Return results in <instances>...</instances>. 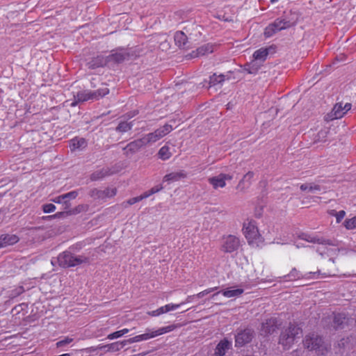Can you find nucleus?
Listing matches in <instances>:
<instances>
[{"label":"nucleus","instance_id":"1","mask_svg":"<svg viewBox=\"0 0 356 356\" xmlns=\"http://www.w3.org/2000/svg\"><path fill=\"white\" fill-rule=\"evenodd\" d=\"M172 129L173 128L171 125L165 124L163 127L157 129L155 131L144 136L139 140L130 143L126 149L136 151L143 146L152 145L170 133Z\"/></svg>","mask_w":356,"mask_h":356},{"label":"nucleus","instance_id":"2","mask_svg":"<svg viewBox=\"0 0 356 356\" xmlns=\"http://www.w3.org/2000/svg\"><path fill=\"white\" fill-rule=\"evenodd\" d=\"M328 276H330V275H327L326 273L321 274L320 270H317L316 272H308L303 274L300 271L298 270L296 268H293L289 273L283 277H276L275 279L265 278L261 279V280L263 282L277 281L281 282L282 280L286 282H291L301 279H318L320 277H325Z\"/></svg>","mask_w":356,"mask_h":356},{"label":"nucleus","instance_id":"3","mask_svg":"<svg viewBox=\"0 0 356 356\" xmlns=\"http://www.w3.org/2000/svg\"><path fill=\"white\" fill-rule=\"evenodd\" d=\"M301 336V329L298 325H290L287 329L282 332L279 343L284 349H289Z\"/></svg>","mask_w":356,"mask_h":356},{"label":"nucleus","instance_id":"4","mask_svg":"<svg viewBox=\"0 0 356 356\" xmlns=\"http://www.w3.org/2000/svg\"><path fill=\"white\" fill-rule=\"evenodd\" d=\"M57 261L61 267H73L88 263L89 259L84 255H74L69 251L60 253L57 257Z\"/></svg>","mask_w":356,"mask_h":356},{"label":"nucleus","instance_id":"5","mask_svg":"<svg viewBox=\"0 0 356 356\" xmlns=\"http://www.w3.org/2000/svg\"><path fill=\"white\" fill-rule=\"evenodd\" d=\"M243 232L249 243L254 244L261 241V236L254 220L247 218L244 220Z\"/></svg>","mask_w":356,"mask_h":356},{"label":"nucleus","instance_id":"6","mask_svg":"<svg viewBox=\"0 0 356 356\" xmlns=\"http://www.w3.org/2000/svg\"><path fill=\"white\" fill-rule=\"evenodd\" d=\"M176 328L177 325H170L157 329L147 328L145 333L135 336L134 339L132 341L140 342L143 341H147L154 337L170 332L175 330Z\"/></svg>","mask_w":356,"mask_h":356},{"label":"nucleus","instance_id":"7","mask_svg":"<svg viewBox=\"0 0 356 356\" xmlns=\"http://www.w3.org/2000/svg\"><path fill=\"white\" fill-rule=\"evenodd\" d=\"M109 92L108 88L106 87H104L102 88L98 89L96 91H89V90H84L81 91L77 93L76 96L75 97V102H72L71 104L72 106H75L77 104V102H85L90 99H98L100 97H102L107 95Z\"/></svg>","mask_w":356,"mask_h":356},{"label":"nucleus","instance_id":"8","mask_svg":"<svg viewBox=\"0 0 356 356\" xmlns=\"http://www.w3.org/2000/svg\"><path fill=\"white\" fill-rule=\"evenodd\" d=\"M303 343L305 347L309 350H315L318 354H324L325 348L322 339L318 336L314 334L307 335Z\"/></svg>","mask_w":356,"mask_h":356},{"label":"nucleus","instance_id":"9","mask_svg":"<svg viewBox=\"0 0 356 356\" xmlns=\"http://www.w3.org/2000/svg\"><path fill=\"white\" fill-rule=\"evenodd\" d=\"M240 240L234 235H227L223 236L221 241L222 251L231 253L236 250L240 246Z\"/></svg>","mask_w":356,"mask_h":356},{"label":"nucleus","instance_id":"10","mask_svg":"<svg viewBox=\"0 0 356 356\" xmlns=\"http://www.w3.org/2000/svg\"><path fill=\"white\" fill-rule=\"evenodd\" d=\"M350 108L351 104L350 103H346L344 105L342 103H337L334 105L332 111L327 114L326 120H333L341 118Z\"/></svg>","mask_w":356,"mask_h":356},{"label":"nucleus","instance_id":"11","mask_svg":"<svg viewBox=\"0 0 356 356\" xmlns=\"http://www.w3.org/2000/svg\"><path fill=\"white\" fill-rule=\"evenodd\" d=\"M291 24L284 19H277L273 23L269 24L264 31V35L266 38L273 36L277 31L290 27Z\"/></svg>","mask_w":356,"mask_h":356},{"label":"nucleus","instance_id":"12","mask_svg":"<svg viewBox=\"0 0 356 356\" xmlns=\"http://www.w3.org/2000/svg\"><path fill=\"white\" fill-rule=\"evenodd\" d=\"M232 179V175L221 173L217 176L209 177L208 181L214 189H218L219 188H224L226 186V181Z\"/></svg>","mask_w":356,"mask_h":356},{"label":"nucleus","instance_id":"13","mask_svg":"<svg viewBox=\"0 0 356 356\" xmlns=\"http://www.w3.org/2000/svg\"><path fill=\"white\" fill-rule=\"evenodd\" d=\"M252 338V332L251 330L246 329L243 332L238 333L236 336V346H242L246 343H248L251 341Z\"/></svg>","mask_w":356,"mask_h":356},{"label":"nucleus","instance_id":"14","mask_svg":"<svg viewBox=\"0 0 356 356\" xmlns=\"http://www.w3.org/2000/svg\"><path fill=\"white\" fill-rule=\"evenodd\" d=\"M232 346V342L224 339L221 340L216 347L214 354L216 356H224L227 351Z\"/></svg>","mask_w":356,"mask_h":356},{"label":"nucleus","instance_id":"15","mask_svg":"<svg viewBox=\"0 0 356 356\" xmlns=\"http://www.w3.org/2000/svg\"><path fill=\"white\" fill-rule=\"evenodd\" d=\"M134 339V337L130 338L127 340H124L121 341H117L112 343H110L107 346H105L104 348H107V351L108 352H117L121 350L124 346H125L128 343H138V341H132Z\"/></svg>","mask_w":356,"mask_h":356},{"label":"nucleus","instance_id":"16","mask_svg":"<svg viewBox=\"0 0 356 356\" xmlns=\"http://www.w3.org/2000/svg\"><path fill=\"white\" fill-rule=\"evenodd\" d=\"M19 241V237L15 234H2L0 236V248L12 245Z\"/></svg>","mask_w":356,"mask_h":356},{"label":"nucleus","instance_id":"17","mask_svg":"<svg viewBox=\"0 0 356 356\" xmlns=\"http://www.w3.org/2000/svg\"><path fill=\"white\" fill-rule=\"evenodd\" d=\"M277 328V321L275 318H270L265 323H262L261 332L262 334H270L273 333Z\"/></svg>","mask_w":356,"mask_h":356},{"label":"nucleus","instance_id":"18","mask_svg":"<svg viewBox=\"0 0 356 356\" xmlns=\"http://www.w3.org/2000/svg\"><path fill=\"white\" fill-rule=\"evenodd\" d=\"M86 146V140L83 138H74L70 141V147L72 151L82 150Z\"/></svg>","mask_w":356,"mask_h":356},{"label":"nucleus","instance_id":"19","mask_svg":"<svg viewBox=\"0 0 356 356\" xmlns=\"http://www.w3.org/2000/svg\"><path fill=\"white\" fill-rule=\"evenodd\" d=\"M185 177L186 175L184 172V171L173 172L165 175L163 179V181L171 184L173 182L178 181L179 180L184 178Z\"/></svg>","mask_w":356,"mask_h":356},{"label":"nucleus","instance_id":"20","mask_svg":"<svg viewBox=\"0 0 356 356\" xmlns=\"http://www.w3.org/2000/svg\"><path fill=\"white\" fill-rule=\"evenodd\" d=\"M76 196L77 193L76 191H71L55 197L53 201L56 203L67 204L70 200L74 199Z\"/></svg>","mask_w":356,"mask_h":356},{"label":"nucleus","instance_id":"21","mask_svg":"<svg viewBox=\"0 0 356 356\" xmlns=\"http://www.w3.org/2000/svg\"><path fill=\"white\" fill-rule=\"evenodd\" d=\"M268 54V49L266 48H261L257 50L254 54L253 58L255 60L259 61V63L264 62Z\"/></svg>","mask_w":356,"mask_h":356},{"label":"nucleus","instance_id":"22","mask_svg":"<svg viewBox=\"0 0 356 356\" xmlns=\"http://www.w3.org/2000/svg\"><path fill=\"white\" fill-rule=\"evenodd\" d=\"M243 293V289H227L222 291V295L226 298H234L237 297L241 295Z\"/></svg>","mask_w":356,"mask_h":356},{"label":"nucleus","instance_id":"23","mask_svg":"<svg viewBox=\"0 0 356 356\" xmlns=\"http://www.w3.org/2000/svg\"><path fill=\"white\" fill-rule=\"evenodd\" d=\"M175 42L179 47H184L186 43L187 37L182 31H177L175 34Z\"/></svg>","mask_w":356,"mask_h":356},{"label":"nucleus","instance_id":"24","mask_svg":"<svg viewBox=\"0 0 356 356\" xmlns=\"http://www.w3.org/2000/svg\"><path fill=\"white\" fill-rule=\"evenodd\" d=\"M213 47L211 44H206L197 49V54L195 56H204L205 54L213 52Z\"/></svg>","mask_w":356,"mask_h":356},{"label":"nucleus","instance_id":"25","mask_svg":"<svg viewBox=\"0 0 356 356\" xmlns=\"http://www.w3.org/2000/svg\"><path fill=\"white\" fill-rule=\"evenodd\" d=\"M261 65V63L254 59L249 64L245 65V70L249 74H256Z\"/></svg>","mask_w":356,"mask_h":356},{"label":"nucleus","instance_id":"26","mask_svg":"<svg viewBox=\"0 0 356 356\" xmlns=\"http://www.w3.org/2000/svg\"><path fill=\"white\" fill-rule=\"evenodd\" d=\"M184 305V303H179V304L170 303V304L165 305L164 306L159 307L160 313L161 314H163L168 313L169 312L176 310L177 309L181 307V305Z\"/></svg>","mask_w":356,"mask_h":356},{"label":"nucleus","instance_id":"27","mask_svg":"<svg viewBox=\"0 0 356 356\" xmlns=\"http://www.w3.org/2000/svg\"><path fill=\"white\" fill-rule=\"evenodd\" d=\"M226 76H227V75H225V74H218V75L216 74H213L212 76H210V81H209L210 86H216L217 84L221 83L222 82H223L225 81Z\"/></svg>","mask_w":356,"mask_h":356},{"label":"nucleus","instance_id":"28","mask_svg":"<svg viewBox=\"0 0 356 356\" xmlns=\"http://www.w3.org/2000/svg\"><path fill=\"white\" fill-rule=\"evenodd\" d=\"M158 154L159 158L162 160H167L172 156V153L170 151V147L166 145L162 147L159 149Z\"/></svg>","mask_w":356,"mask_h":356},{"label":"nucleus","instance_id":"29","mask_svg":"<svg viewBox=\"0 0 356 356\" xmlns=\"http://www.w3.org/2000/svg\"><path fill=\"white\" fill-rule=\"evenodd\" d=\"M343 226L346 229L352 230L356 228V216L351 218L346 219L343 222Z\"/></svg>","mask_w":356,"mask_h":356},{"label":"nucleus","instance_id":"30","mask_svg":"<svg viewBox=\"0 0 356 356\" xmlns=\"http://www.w3.org/2000/svg\"><path fill=\"white\" fill-rule=\"evenodd\" d=\"M131 127L132 124L131 122H122L119 124V125L117 127V129L121 132H126L131 129Z\"/></svg>","mask_w":356,"mask_h":356},{"label":"nucleus","instance_id":"31","mask_svg":"<svg viewBox=\"0 0 356 356\" xmlns=\"http://www.w3.org/2000/svg\"><path fill=\"white\" fill-rule=\"evenodd\" d=\"M73 341V339L70 337H65L64 339L60 340L56 343V346L58 348L64 347Z\"/></svg>","mask_w":356,"mask_h":356},{"label":"nucleus","instance_id":"32","mask_svg":"<svg viewBox=\"0 0 356 356\" xmlns=\"http://www.w3.org/2000/svg\"><path fill=\"white\" fill-rule=\"evenodd\" d=\"M126 54L124 51L116 53L113 54V59L117 62H121L126 58Z\"/></svg>","mask_w":356,"mask_h":356},{"label":"nucleus","instance_id":"33","mask_svg":"<svg viewBox=\"0 0 356 356\" xmlns=\"http://www.w3.org/2000/svg\"><path fill=\"white\" fill-rule=\"evenodd\" d=\"M343 320H345V317L343 314H338L334 316V324L337 327L341 325L343 323Z\"/></svg>","mask_w":356,"mask_h":356},{"label":"nucleus","instance_id":"34","mask_svg":"<svg viewBox=\"0 0 356 356\" xmlns=\"http://www.w3.org/2000/svg\"><path fill=\"white\" fill-rule=\"evenodd\" d=\"M56 210V207L53 204H47L43 206V211L44 213H51Z\"/></svg>","mask_w":356,"mask_h":356},{"label":"nucleus","instance_id":"35","mask_svg":"<svg viewBox=\"0 0 356 356\" xmlns=\"http://www.w3.org/2000/svg\"><path fill=\"white\" fill-rule=\"evenodd\" d=\"M346 212L343 210L339 211L337 213H334V217L337 223H339L342 219L345 217Z\"/></svg>","mask_w":356,"mask_h":356},{"label":"nucleus","instance_id":"36","mask_svg":"<svg viewBox=\"0 0 356 356\" xmlns=\"http://www.w3.org/2000/svg\"><path fill=\"white\" fill-rule=\"evenodd\" d=\"M106 175H107V171L102 170L99 172V173L95 172V173L92 174V179L94 180L99 179L104 177Z\"/></svg>","mask_w":356,"mask_h":356},{"label":"nucleus","instance_id":"37","mask_svg":"<svg viewBox=\"0 0 356 356\" xmlns=\"http://www.w3.org/2000/svg\"><path fill=\"white\" fill-rule=\"evenodd\" d=\"M121 337H122V333H120V331L118 330V331H116V332H114L113 333L109 334L107 336V339H108L110 340H113V339H115L120 338Z\"/></svg>","mask_w":356,"mask_h":356},{"label":"nucleus","instance_id":"38","mask_svg":"<svg viewBox=\"0 0 356 356\" xmlns=\"http://www.w3.org/2000/svg\"><path fill=\"white\" fill-rule=\"evenodd\" d=\"M325 248H326V252H320L321 254H323V253H325L328 255H332V254H330V252L332 251H336L337 250V248L336 247H334L333 245H329L328 246H326Z\"/></svg>","mask_w":356,"mask_h":356},{"label":"nucleus","instance_id":"39","mask_svg":"<svg viewBox=\"0 0 356 356\" xmlns=\"http://www.w3.org/2000/svg\"><path fill=\"white\" fill-rule=\"evenodd\" d=\"M304 237L302 238L308 242H316L319 241L318 239H317L315 236H312L307 234H303Z\"/></svg>","mask_w":356,"mask_h":356},{"label":"nucleus","instance_id":"40","mask_svg":"<svg viewBox=\"0 0 356 356\" xmlns=\"http://www.w3.org/2000/svg\"><path fill=\"white\" fill-rule=\"evenodd\" d=\"M142 200H143V198H142L141 195L135 197H132L127 201V204H129V205H131V204H134Z\"/></svg>","mask_w":356,"mask_h":356},{"label":"nucleus","instance_id":"41","mask_svg":"<svg viewBox=\"0 0 356 356\" xmlns=\"http://www.w3.org/2000/svg\"><path fill=\"white\" fill-rule=\"evenodd\" d=\"M147 314L149 316H153V317L159 316L161 315V314L160 313V308H158L156 310L148 312Z\"/></svg>","mask_w":356,"mask_h":356},{"label":"nucleus","instance_id":"42","mask_svg":"<svg viewBox=\"0 0 356 356\" xmlns=\"http://www.w3.org/2000/svg\"><path fill=\"white\" fill-rule=\"evenodd\" d=\"M320 186L317 184H310L309 192L315 193L316 191H320Z\"/></svg>","mask_w":356,"mask_h":356},{"label":"nucleus","instance_id":"43","mask_svg":"<svg viewBox=\"0 0 356 356\" xmlns=\"http://www.w3.org/2000/svg\"><path fill=\"white\" fill-rule=\"evenodd\" d=\"M253 175H254V174H253V172H247V173L244 175V177H243V179H242V181H249V180H250V179L253 177Z\"/></svg>","mask_w":356,"mask_h":356},{"label":"nucleus","instance_id":"44","mask_svg":"<svg viewBox=\"0 0 356 356\" xmlns=\"http://www.w3.org/2000/svg\"><path fill=\"white\" fill-rule=\"evenodd\" d=\"M155 193L153 192V190L151 188L149 191L145 192L143 194L141 195V197L143 199L147 198L149 197L150 195L154 194Z\"/></svg>","mask_w":356,"mask_h":356},{"label":"nucleus","instance_id":"45","mask_svg":"<svg viewBox=\"0 0 356 356\" xmlns=\"http://www.w3.org/2000/svg\"><path fill=\"white\" fill-rule=\"evenodd\" d=\"M155 193L153 192V190L151 188L149 191L145 192L143 194L141 195V197L143 199L147 198L149 197L150 195L154 194Z\"/></svg>","mask_w":356,"mask_h":356},{"label":"nucleus","instance_id":"46","mask_svg":"<svg viewBox=\"0 0 356 356\" xmlns=\"http://www.w3.org/2000/svg\"><path fill=\"white\" fill-rule=\"evenodd\" d=\"M326 134H327V131L326 130H323V131H321V132H319V134H318V140H323V139L326 136Z\"/></svg>","mask_w":356,"mask_h":356},{"label":"nucleus","instance_id":"47","mask_svg":"<svg viewBox=\"0 0 356 356\" xmlns=\"http://www.w3.org/2000/svg\"><path fill=\"white\" fill-rule=\"evenodd\" d=\"M309 186H310V184H302L300 186V189L302 191H309Z\"/></svg>","mask_w":356,"mask_h":356},{"label":"nucleus","instance_id":"48","mask_svg":"<svg viewBox=\"0 0 356 356\" xmlns=\"http://www.w3.org/2000/svg\"><path fill=\"white\" fill-rule=\"evenodd\" d=\"M207 294H208V291L204 290V291H202L198 293L197 294L195 295V296H196L197 298H202L203 296H204Z\"/></svg>","mask_w":356,"mask_h":356},{"label":"nucleus","instance_id":"49","mask_svg":"<svg viewBox=\"0 0 356 356\" xmlns=\"http://www.w3.org/2000/svg\"><path fill=\"white\" fill-rule=\"evenodd\" d=\"M152 189L153 190V192H154L155 193L161 191L163 189V186L161 185H158V186H156L153 188H152Z\"/></svg>","mask_w":356,"mask_h":356},{"label":"nucleus","instance_id":"50","mask_svg":"<svg viewBox=\"0 0 356 356\" xmlns=\"http://www.w3.org/2000/svg\"><path fill=\"white\" fill-rule=\"evenodd\" d=\"M193 297H195V296H188L187 298L186 299V301L183 302L182 303L185 304V303L191 302L192 301V299L193 298Z\"/></svg>","mask_w":356,"mask_h":356},{"label":"nucleus","instance_id":"51","mask_svg":"<svg viewBox=\"0 0 356 356\" xmlns=\"http://www.w3.org/2000/svg\"><path fill=\"white\" fill-rule=\"evenodd\" d=\"M120 333H122V336L127 334L129 332V330L127 328H124L122 330H120Z\"/></svg>","mask_w":356,"mask_h":356},{"label":"nucleus","instance_id":"52","mask_svg":"<svg viewBox=\"0 0 356 356\" xmlns=\"http://www.w3.org/2000/svg\"><path fill=\"white\" fill-rule=\"evenodd\" d=\"M217 289V287H213V288H209V289H206L207 291H208V294L216 291Z\"/></svg>","mask_w":356,"mask_h":356},{"label":"nucleus","instance_id":"53","mask_svg":"<svg viewBox=\"0 0 356 356\" xmlns=\"http://www.w3.org/2000/svg\"><path fill=\"white\" fill-rule=\"evenodd\" d=\"M337 212H338V211H336L335 210H332V211H330V214L331 216H334V213H337Z\"/></svg>","mask_w":356,"mask_h":356},{"label":"nucleus","instance_id":"54","mask_svg":"<svg viewBox=\"0 0 356 356\" xmlns=\"http://www.w3.org/2000/svg\"><path fill=\"white\" fill-rule=\"evenodd\" d=\"M55 261H55L54 259H52V260H51V264H52L53 265H54V262H55Z\"/></svg>","mask_w":356,"mask_h":356},{"label":"nucleus","instance_id":"55","mask_svg":"<svg viewBox=\"0 0 356 356\" xmlns=\"http://www.w3.org/2000/svg\"><path fill=\"white\" fill-rule=\"evenodd\" d=\"M219 293H220V292H217L216 293L213 294V296H216L217 294H219Z\"/></svg>","mask_w":356,"mask_h":356}]
</instances>
